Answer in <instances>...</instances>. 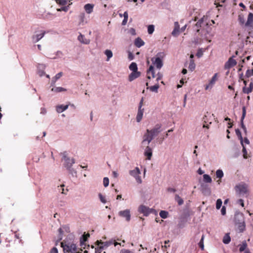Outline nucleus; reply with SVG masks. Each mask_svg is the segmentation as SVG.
<instances>
[{
  "label": "nucleus",
  "mask_w": 253,
  "mask_h": 253,
  "mask_svg": "<svg viewBox=\"0 0 253 253\" xmlns=\"http://www.w3.org/2000/svg\"><path fill=\"white\" fill-rule=\"evenodd\" d=\"M165 56L164 52H160L151 58L152 65L150 66L147 71V78L148 79L150 80L156 77L154 66H155L158 69H160L163 66V59Z\"/></svg>",
  "instance_id": "f257e3e1"
},
{
  "label": "nucleus",
  "mask_w": 253,
  "mask_h": 253,
  "mask_svg": "<svg viewBox=\"0 0 253 253\" xmlns=\"http://www.w3.org/2000/svg\"><path fill=\"white\" fill-rule=\"evenodd\" d=\"M162 125L157 124L151 129H147L143 136L142 145H149L153 138L161 131Z\"/></svg>",
  "instance_id": "f03ea898"
},
{
  "label": "nucleus",
  "mask_w": 253,
  "mask_h": 253,
  "mask_svg": "<svg viewBox=\"0 0 253 253\" xmlns=\"http://www.w3.org/2000/svg\"><path fill=\"white\" fill-rule=\"evenodd\" d=\"M64 253H80L77 245L73 241L64 240L61 243Z\"/></svg>",
  "instance_id": "7ed1b4c3"
},
{
  "label": "nucleus",
  "mask_w": 253,
  "mask_h": 253,
  "mask_svg": "<svg viewBox=\"0 0 253 253\" xmlns=\"http://www.w3.org/2000/svg\"><path fill=\"white\" fill-rule=\"evenodd\" d=\"M62 160L65 161L64 166L68 169H70L72 167L73 164L75 163V160L74 159H70L69 158H68L66 156V152H64L63 153V159Z\"/></svg>",
  "instance_id": "20e7f679"
},
{
  "label": "nucleus",
  "mask_w": 253,
  "mask_h": 253,
  "mask_svg": "<svg viewBox=\"0 0 253 253\" xmlns=\"http://www.w3.org/2000/svg\"><path fill=\"white\" fill-rule=\"evenodd\" d=\"M235 190L236 192L239 195L246 194L248 192L247 186L245 184L236 185L235 187Z\"/></svg>",
  "instance_id": "39448f33"
},
{
  "label": "nucleus",
  "mask_w": 253,
  "mask_h": 253,
  "mask_svg": "<svg viewBox=\"0 0 253 253\" xmlns=\"http://www.w3.org/2000/svg\"><path fill=\"white\" fill-rule=\"evenodd\" d=\"M119 216L126 218V221H129L130 220V213L129 210H125L120 211L118 213Z\"/></svg>",
  "instance_id": "423d86ee"
},
{
  "label": "nucleus",
  "mask_w": 253,
  "mask_h": 253,
  "mask_svg": "<svg viewBox=\"0 0 253 253\" xmlns=\"http://www.w3.org/2000/svg\"><path fill=\"white\" fill-rule=\"evenodd\" d=\"M218 73H215L212 77L209 83L205 87V89L207 90L209 88H211L213 85L215 83L218 79Z\"/></svg>",
  "instance_id": "0eeeda50"
},
{
  "label": "nucleus",
  "mask_w": 253,
  "mask_h": 253,
  "mask_svg": "<svg viewBox=\"0 0 253 253\" xmlns=\"http://www.w3.org/2000/svg\"><path fill=\"white\" fill-rule=\"evenodd\" d=\"M237 64V62L232 57L229 58L227 62L225 64L224 68L226 69H229L232 67L235 66Z\"/></svg>",
  "instance_id": "6e6552de"
},
{
  "label": "nucleus",
  "mask_w": 253,
  "mask_h": 253,
  "mask_svg": "<svg viewBox=\"0 0 253 253\" xmlns=\"http://www.w3.org/2000/svg\"><path fill=\"white\" fill-rule=\"evenodd\" d=\"M235 223L237 225L239 223L245 222L244 215L242 213H238L235 215Z\"/></svg>",
  "instance_id": "1a4fd4ad"
},
{
  "label": "nucleus",
  "mask_w": 253,
  "mask_h": 253,
  "mask_svg": "<svg viewBox=\"0 0 253 253\" xmlns=\"http://www.w3.org/2000/svg\"><path fill=\"white\" fill-rule=\"evenodd\" d=\"M138 211L139 212L143 213L145 216H147L151 212V210L143 205H141L139 207Z\"/></svg>",
  "instance_id": "9d476101"
},
{
  "label": "nucleus",
  "mask_w": 253,
  "mask_h": 253,
  "mask_svg": "<svg viewBox=\"0 0 253 253\" xmlns=\"http://www.w3.org/2000/svg\"><path fill=\"white\" fill-rule=\"evenodd\" d=\"M146 147L144 151V155L147 157V159L148 160H151L152 156V149L150 148L148 145Z\"/></svg>",
  "instance_id": "9b49d317"
},
{
  "label": "nucleus",
  "mask_w": 253,
  "mask_h": 253,
  "mask_svg": "<svg viewBox=\"0 0 253 253\" xmlns=\"http://www.w3.org/2000/svg\"><path fill=\"white\" fill-rule=\"evenodd\" d=\"M96 244L97 246H99V245H101L103 247L104 249H106L107 248H108L109 246L113 244V241H106L105 242H103L101 241H98L97 240L96 242Z\"/></svg>",
  "instance_id": "f8f14e48"
},
{
  "label": "nucleus",
  "mask_w": 253,
  "mask_h": 253,
  "mask_svg": "<svg viewBox=\"0 0 253 253\" xmlns=\"http://www.w3.org/2000/svg\"><path fill=\"white\" fill-rule=\"evenodd\" d=\"M253 90V82H251L249 84V87L244 86L242 89L243 93L246 94H249L251 93Z\"/></svg>",
  "instance_id": "ddd939ff"
},
{
  "label": "nucleus",
  "mask_w": 253,
  "mask_h": 253,
  "mask_svg": "<svg viewBox=\"0 0 253 253\" xmlns=\"http://www.w3.org/2000/svg\"><path fill=\"white\" fill-rule=\"evenodd\" d=\"M203 22L204 21L203 19L199 20L193 27V30L196 31L197 33H200V28L202 27V25H203Z\"/></svg>",
  "instance_id": "4468645a"
},
{
  "label": "nucleus",
  "mask_w": 253,
  "mask_h": 253,
  "mask_svg": "<svg viewBox=\"0 0 253 253\" xmlns=\"http://www.w3.org/2000/svg\"><path fill=\"white\" fill-rule=\"evenodd\" d=\"M140 72L138 71L132 72L128 76V80L131 82L140 76Z\"/></svg>",
  "instance_id": "2eb2a0df"
},
{
  "label": "nucleus",
  "mask_w": 253,
  "mask_h": 253,
  "mask_svg": "<svg viewBox=\"0 0 253 253\" xmlns=\"http://www.w3.org/2000/svg\"><path fill=\"white\" fill-rule=\"evenodd\" d=\"M201 189L202 192L204 194L206 195H210L211 193V189L209 186L206 184H202L201 185Z\"/></svg>",
  "instance_id": "dca6fc26"
},
{
  "label": "nucleus",
  "mask_w": 253,
  "mask_h": 253,
  "mask_svg": "<svg viewBox=\"0 0 253 253\" xmlns=\"http://www.w3.org/2000/svg\"><path fill=\"white\" fill-rule=\"evenodd\" d=\"M93 4L87 3L84 6V8L87 13L90 14L93 11Z\"/></svg>",
  "instance_id": "f3484780"
},
{
  "label": "nucleus",
  "mask_w": 253,
  "mask_h": 253,
  "mask_svg": "<svg viewBox=\"0 0 253 253\" xmlns=\"http://www.w3.org/2000/svg\"><path fill=\"white\" fill-rule=\"evenodd\" d=\"M45 32H43L40 34H37L33 36V41L34 42H39L44 35Z\"/></svg>",
  "instance_id": "a211bd4d"
},
{
  "label": "nucleus",
  "mask_w": 253,
  "mask_h": 253,
  "mask_svg": "<svg viewBox=\"0 0 253 253\" xmlns=\"http://www.w3.org/2000/svg\"><path fill=\"white\" fill-rule=\"evenodd\" d=\"M253 23V13H250L248 16L247 21L246 23V26H252Z\"/></svg>",
  "instance_id": "6ab92c4d"
},
{
  "label": "nucleus",
  "mask_w": 253,
  "mask_h": 253,
  "mask_svg": "<svg viewBox=\"0 0 253 253\" xmlns=\"http://www.w3.org/2000/svg\"><path fill=\"white\" fill-rule=\"evenodd\" d=\"M179 26L177 22L174 23V29L172 32V35L173 36H177L179 34Z\"/></svg>",
  "instance_id": "aec40b11"
},
{
  "label": "nucleus",
  "mask_w": 253,
  "mask_h": 253,
  "mask_svg": "<svg viewBox=\"0 0 253 253\" xmlns=\"http://www.w3.org/2000/svg\"><path fill=\"white\" fill-rule=\"evenodd\" d=\"M145 42L140 38H136L134 41V45L137 47H140L144 45Z\"/></svg>",
  "instance_id": "412c9836"
},
{
  "label": "nucleus",
  "mask_w": 253,
  "mask_h": 253,
  "mask_svg": "<svg viewBox=\"0 0 253 253\" xmlns=\"http://www.w3.org/2000/svg\"><path fill=\"white\" fill-rule=\"evenodd\" d=\"M144 109L138 108L137 114L136 116V121L137 122H140L142 119L143 115Z\"/></svg>",
  "instance_id": "4be33fe9"
},
{
  "label": "nucleus",
  "mask_w": 253,
  "mask_h": 253,
  "mask_svg": "<svg viewBox=\"0 0 253 253\" xmlns=\"http://www.w3.org/2000/svg\"><path fill=\"white\" fill-rule=\"evenodd\" d=\"M129 174L134 177L140 174V171L138 167H136L134 169L129 171Z\"/></svg>",
  "instance_id": "5701e85b"
},
{
  "label": "nucleus",
  "mask_w": 253,
  "mask_h": 253,
  "mask_svg": "<svg viewBox=\"0 0 253 253\" xmlns=\"http://www.w3.org/2000/svg\"><path fill=\"white\" fill-rule=\"evenodd\" d=\"M78 40L81 42L87 44L89 43V40L84 38V35L80 34L78 37Z\"/></svg>",
  "instance_id": "b1692460"
},
{
  "label": "nucleus",
  "mask_w": 253,
  "mask_h": 253,
  "mask_svg": "<svg viewBox=\"0 0 253 253\" xmlns=\"http://www.w3.org/2000/svg\"><path fill=\"white\" fill-rule=\"evenodd\" d=\"M68 105H61L57 106L56 111L58 113H61L63 111L66 110L68 108Z\"/></svg>",
  "instance_id": "393cba45"
},
{
  "label": "nucleus",
  "mask_w": 253,
  "mask_h": 253,
  "mask_svg": "<svg viewBox=\"0 0 253 253\" xmlns=\"http://www.w3.org/2000/svg\"><path fill=\"white\" fill-rule=\"evenodd\" d=\"M175 201L177 202L179 206H181L184 203L183 199L177 194L175 195Z\"/></svg>",
  "instance_id": "a878e982"
},
{
  "label": "nucleus",
  "mask_w": 253,
  "mask_h": 253,
  "mask_svg": "<svg viewBox=\"0 0 253 253\" xmlns=\"http://www.w3.org/2000/svg\"><path fill=\"white\" fill-rule=\"evenodd\" d=\"M246 108L245 107H243V113H242V117H241V127L242 128H245V126L244 125V123H243V120L245 117V116H246Z\"/></svg>",
  "instance_id": "bb28decb"
},
{
  "label": "nucleus",
  "mask_w": 253,
  "mask_h": 253,
  "mask_svg": "<svg viewBox=\"0 0 253 253\" xmlns=\"http://www.w3.org/2000/svg\"><path fill=\"white\" fill-rule=\"evenodd\" d=\"M203 180L206 183H211L212 182V179L211 176L207 174L203 175Z\"/></svg>",
  "instance_id": "cd10ccee"
},
{
  "label": "nucleus",
  "mask_w": 253,
  "mask_h": 253,
  "mask_svg": "<svg viewBox=\"0 0 253 253\" xmlns=\"http://www.w3.org/2000/svg\"><path fill=\"white\" fill-rule=\"evenodd\" d=\"M51 91L58 93L66 91V89L62 87H55L51 89Z\"/></svg>",
  "instance_id": "c85d7f7f"
},
{
  "label": "nucleus",
  "mask_w": 253,
  "mask_h": 253,
  "mask_svg": "<svg viewBox=\"0 0 253 253\" xmlns=\"http://www.w3.org/2000/svg\"><path fill=\"white\" fill-rule=\"evenodd\" d=\"M235 132H236V134L237 135L239 139L241 141V145H243V137L242 136V134H241L240 130L239 129H236L235 130Z\"/></svg>",
  "instance_id": "c756f323"
},
{
  "label": "nucleus",
  "mask_w": 253,
  "mask_h": 253,
  "mask_svg": "<svg viewBox=\"0 0 253 253\" xmlns=\"http://www.w3.org/2000/svg\"><path fill=\"white\" fill-rule=\"evenodd\" d=\"M188 68L189 70H190L192 72L195 70V64L193 59L190 60Z\"/></svg>",
  "instance_id": "7c9ffc66"
},
{
  "label": "nucleus",
  "mask_w": 253,
  "mask_h": 253,
  "mask_svg": "<svg viewBox=\"0 0 253 253\" xmlns=\"http://www.w3.org/2000/svg\"><path fill=\"white\" fill-rule=\"evenodd\" d=\"M129 69L132 72L137 71V66L136 63L132 62L129 66Z\"/></svg>",
  "instance_id": "2f4dec72"
},
{
  "label": "nucleus",
  "mask_w": 253,
  "mask_h": 253,
  "mask_svg": "<svg viewBox=\"0 0 253 253\" xmlns=\"http://www.w3.org/2000/svg\"><path fill=\"white\" fill-rule=\"evenodd\" d=\"M239 251L240 252H243L245 251L247 247V244L246 241H244L242 242V245H239Z\"/></svg>",
  "instance_id": "473e14b6"
},
{
  "label": "nucleus",
  "mask_w": 253,
  "mask_h": 253,
  "mask_svg": "<svg viewBox=\"0 0 253 253\" xmlns=\"http://www.w3.org/2000/svg\"><path fill=\"white\" fill-rule=\"evenodd\" d=\"M252 76H253V69L247 70L245 76L246 79L250 78Z\"/></svg>",
  "instance_id": "72a5a7b5"
},
{
  "label": "nucleus",
  "mask_w": 253,
  "mask_h": 253,
  "mask_svg": "<svg viewBox=\"0 0 253 253\" xmlns=\"http://www.w3.org/2000/svg\"><path fill=\"white\" fill-rule=\"evenodd\" d=\"M160 216L162 218H166L168 217V215H169V212L167 211H161L160 212Z\"/></svg>",
  "instance_id": "f704fd0d"
},
{
  "label": "nucleus",
  "mask_w": 253,
  "mask_h": 253,
  "mask_svg": "<svg viewBox=\"0 0 253 253\" xmlns=\"http://www.w3.org/2000/svg\"><path fill=\"white\" fill-rule=\"evenodd\" d=\"M230 241H231V238H230V237L229 236V235H228V234H226L223 237V242L225 244H227L229 243Z\"/></svg>",
  "instance_id": "c9c22d12"
},
{
  "label": "nucleus",
  "mask_w": 253,
  "mask_h": 253,
  "mask_svg": "<svg viewBox=\"0 0 253 253\" xmlns=\"http://www.w3.org/2000/svg\"><path fill=\"white\" fill-rule=\"evenodd\" d=\"M105 54L106 55L107 57V61H109V59L112 57L113 53L109 49H107L105 51Z\"/></svg>",
  "instance_id": "e433bc0d"
},
{
  "label": "nucleus",
  "mask_w": 253,
  "mask_h": 253,
  "mask_svg": "<svg viewBox=\"0 0 253 253\" xmlns=\"http://www.w3.org/2000/svg\"><path fill=\"white\" fill-rule=\"evenodd\" d=\"M237 225L238 228L240 232H242L245 230L246 227L245 222L239 223Z\"/></svg>",
  "instance_id": "4c0bfd02"
},
{
  "label": "nucleus",
  "mask_w": 253,
  "mask_h": 253,
  "mask_svg": "<svg viewBox=\"0 0 253 253\" xmlns=\"http://www.w3.org/2000/svg\"><path fill=\"white\" fill-rule=\"evenodd\" d=\"M159 88V85L157 84L153 86H151L149 87L150 90L151 91L158 92V89Z\"/></svg>",
  "instance_id": "58836bf2"
},
{
  "label": "nucleus",
  "mask_w": 253,
  "mask_h": 253,
  "mask_svg": "<svg viewBox=\"0 0 253 253\" xmlns=\"http://www.w3.org/2000/svg\"><path fill=\"white\" fill-rule=\"evenodd\" d=\"M216 176L217 178H221L223 176V172L222 170L218 169L216 171Z\"/></svg>",
  "instance_id": "ea45409f"
},
{
  "label": "nucleus",
  "mask_w": 253,
  "mask_h": 253,
  "mask_svg": "<svg viewBox=\"0 0 253 253\" xmlns=\"http://www.w3.org/2000/svg\"><path fill=\"white\" fill-rule=\"evenodd\" d=\"M56 2L61 5H65L67 4L68 0H55Z\"/></svg>",
  "instance_id": "a19ab883"
},
{
  "label": "nucleus",
  "mask_w": 253,
  "mask_h": 253,
  "mask_svg": "<svg viewBox=\"0 0 253 253\" xmlns=\"http://www.w3.org/2000/svg\"><path fill=\"white\" fill-rule=\"evenodd\" d=\"M154 31V26L153 25H150L148 27V33L149 34H152Z\"/></svg>",
  "instance_id": "79ce46f5"
},
{
  "label": "nucleus",
  "mask_w": 253,
  "mask_h": 253,
  "mask_svg": "<svg viewBox=\"0 0 253 253\" xmlns=\"http://www.w3.org/2000/svg\"><path fill=\"white\" fill-rule=\"evenodd\" d=\"M222 204L221 200L220 199H217L216 203V208L218 210L221 207Z\"/></svg>",
  "instance_id": "37998d69"
},
{
  "label": "nucleus",
  "mask_w": 253,
  "mask_h": 253,
  "mask_svg": "<svg viewBox=\"0 0 253 253\" xmlns=\"http://www.w3.org/2000/svg\"><path fill=\"white\" fill-rule=\"evenodd\" d=\"M98 247L95 249V253H101V252L104 250V247L101 245H99L98 246Z\"/></svg>",
  "instance_id": "c03bdc74"
},
{
  "label": "nucleus",
  "mask_w": 253,
  "mask_h": 253,
  "mask_svg": "<svg viewBox=\"0 0 253 253\" xmlns=\"http://www.w3.org/2000/svg\"><path fill=\"white\" fill-rule=\"evenodd\" d=\"M89 237V234L87 233L86 235H84L81 240V243L83 244L84 242L86 241L87 238Z\"/></svg>",
  "instance_id": "a18cd8bd"
},
{
  "label": "nucleus",
  "mask_w": 253,
  "mask_h": 253,
  "mask_svg": "<svg viewBox=\"0 0 253 253\" xmlns=\"http://www.w3.org/2000/svg\"><path fill=\"white\" fill-rule=\"evenodd\" d=\"M62 76V72H60V73H58L56 75V76L53 79V81H52L54 83L56 82V81L57 80L59 79V78H60Z\"/></svg>",
  "instance_id": "49530a36"
},
{
  "label": "nucleus",
  "mask_w": 253,
  "mask_h": 253,
  "mask_svg": "<svg viewBox=\"0 0 253 253\" xmlns=\"http://www.w3.org/2000/svg\"><path fill=\"white\" fill-rule=\"evenodd\" d=\"M109 183V180L108 177H104L103 179V185L106 187L108 186Z\"/></svg>",
  "instance_id": "de8ad7c7"
},
{
  "label": "nucleus",
  "mask_w": 253,
  "mask_h": 253,
  "mask_svg": "<svg viewBox=\"0 0 253 253\" xmlns=\"http://www.w3.org/2000/svg\"><path fill=\"white\" fill-rule=\"evenodd\" d=\"M203 240H204V236H202L201 240L199 243V247L202 250H204Z\"/></svg>",
  "instance_id": "09e8293b"
},
{
  "label": "nucleus",
  "mask_w": 253,
  "mask_h": 253,
  "mask_svg": "<svg viewBox=\"0 0 253 253\" xmlns=\"http://www.w3.org/2000/svg\"><path fill=\"white\" fill-rule=\"evenodd\" d=\"M243 146V156L244 158L245 159L247 158V151L246 150V148L245 147L244 145H242Z\"/></svg>",
  "instance_id": "8fccbe9b"
},
{
  "label": "nucleus",
  "mask_w": 253,
  "mask_h": 253,
  "mask_svg": "<svg viewBox=\"0 0 253 253\" xmlns=\"http://www.w3.org/2000/svg\"><path fill=\"white\" fill-rule=\"evenodd\" d=\"M99 199H100V201H101V202H102L103 203H106V201L105 197H104L100 193L99 194Z\"/></svg>",
  "instance_id": "3c124183"
},
{
  "label": "nucleus",
  "mask_w": 253,
  "mask_h": 253,
  "mask_svg": "<svg viewBox=\"0 0 253 253\" xmlns=\"http://www.w3.org/2000/svg\"><path fill=\"white\" fill-rule=\"evenodd\" d=\"M162 77H163V75L160 72L158 73V74L157 75L156 81L157 82H158L159 81L161 80L162 79Z\"/></svg>",
  "instance_id": "603ef678"
},
{
  "label": "nucleus",
  "mask_w": 253,
  "mask_h": 253,
  "mask_svg": "<svg viewBox=\"0 0 253 253\" xmlns=\"http://www.w3.org/2000/svg\"><path fill=\"white\" fill-rule=\"evenodd\" d=\"M68 7H69V6H63L60 9H58L57 10L59 11H67L68 10Z\"/></svg>",
  "instance_id": "864d4df0"
},
{
  "label": "nucleus",
  "mask_w": 253,
  "mask_h": 253,
  "mask_svg": "<svg viewBox=\"0 0 253 253\" xmlns=\"http://www.w3.org/2000/svg\"><path fill=\"white\" fill-rule=\"evenodd\" d=\"M206 118H207L206 116H205L203 118V120H204V124H203V127L209 128V125L207 124L206 121Z\"/></svg>",
  "instance_id": "5fc2aeb1"
},
{
  "label": "nucleus",
  "mask_w": 253,
  "mask_h": 253,
  "mask_svg": "<svg viewBox=\"0 0 253 253\" xmlns=\"http://www.w3.org/2000/svg\"><path fill=\"white\" fill-rule=\"evenodd\" d=\"M135 177L136 181L138 183H142V180H141V177L139 175H137L136 177Z\"/></svg>",
  "instance_id": "6e6d98bb"
},
{
  "label": "nucleus",
  "mask_w": 253,
  "mask_h": 253,
  "mask_svg": "<svg viewBox=\"0 0 253 253\" xmlns=\"http://www.w3.org/2000/svg\"><path fill=\"white\" fill-rule=\"evenodd\" d=\"M237 203L240 204L242 207H244V200L243 199H239L237 201Z\"/></svg>",
  "instance_id": "4d7b16f0"
},
{
  "label": "nucleus",
  "mask_w": 253,
  "mask_h": 253,
  "mask_svg": "<svg viewBox=\"0 0 253 253\" xmlns=\"http://www.w3.org/2000/svg\"><path fill=\"white\" fill-rule=\"evenodd\" d=\"M168 136V133L167 132L163 137L161 138L160 140L159 141V144H162L164 140L165 139V137H167Z\"/></svg>",
  "instance_id": "13d9d810"
},
{
  "label": "nucleus",
  "mask_w": 253,
  "mask_h": 253,
  "mask_svg": "<svg viewBox=\"0 0 253 253\" xmlns=\"http://www.w3.org/2000/svg\"><path fill=\"white\" fill-rule=\"evenodd\" d=\"M120 253H132V252L128 250L123 249L121 251Z\"/></svg>",
  "instance_id": "bf43d9fd"
},
{
  "label": "nucleus",
  "mask_w": 253,
  "mask_h": 253,
  "mask_svg": "<svg viewBox=\"0 0 253 253\" xmlns=\"http://www.w3.org/2000/svg\"><path fill=\"white\" fill-rule=\"evenodd\" d=\"M167 191L169 192H172L174 193L176 191V189L173 188L169 187L167 188Z\"/></svg>",
  "instance_id": "052dcab7"
},
{
  "label": "nucleus",
  "mask_w": 253,
  "mask_h": 253,
  "mask_svg": "<svg viewBox=\"0 0 253 253\" xmlns=\"http://www.w3.org/2000/svg\"><path fill=\"white\" fill-rule=\"evenodd\" d=\"M50 253H58L57 249L56 247H53L50 250Z\"/></svg>",
  "instance_id": "680f3d73"
},
{
  "label": "nucleus",
  "mask_w": 253,
  "mask_h": 253,
  "mask_svg": "<svg viewBox=\"0 0 253 253\" xmlns=\"http://www.w3.org/2000/svg\"><path fill=\"white\" fill-rule=\"evenodd\" d=\"M144 98L142 97L139 102L138 108L142 109V107L143 105Z\"/></svg>",
  "instance_id": "e2e57ef3"
},
{
  "label": "nucleus",
  "mask_w": 253,
  "mask_h": 253,
  "mask_svg": "<svg viewBox=\"0 0 253 253\" xmlns=\"http://www.w3.org/2000/svg\"><path fill=\"white\" fill-rule=\"evenodd\" d=\"M128 58L129 59V60H132L134 58V55H133V54L132 53H131L130 52H129Z\"/></svg>",
  "instance_id": "0e129e2a"
},
{
  "label": "nucleus",
  "mask_w": 253,
  "mask_h": 253,
  "mask_svg": "<svg viewBox=\"0 0 253 253\" xmlns=\"http://www.w3.org/2000/svg\"><path fill=\"white\" fill-rule=\"evenodd\" d=\"M221 212L222 215H224L226 213V208L225 207H223L221 209Z\"/></svg>",
  "instance_id": "69168bd1"
},
{
  "label": "nucleus",
  "mask_w": 253,
  "mask_h": 253,
  "mask_svg": "<svg viewBox=\"0 0 253 253\" xmlns=\"http://www.w3.org/2000/svg\"><path fill=\"white\" fill-rule=\"evenodd\" d=\"M64 186V185H61L60 187V188L59 189V190L60 191L61 190H62L61 191V193L62 194H66L65 192H64V188H63V187Z\"/></svg>",
  "instance_id": "338daca9"
},
{
  "label": "nucleus",
  "mask_w": 253,
  "mask_h": 253,
  "mask_svg": "<svg viewBox=\"0 0 253 253\" xmlns=\"http://www.w3.org/2000/svg\"><path fill=\"white\" fill-rule=\"evenodd\" d=\"M112 174H113V176H114V177H115V178L118 177V173L116 171H113Z\"/></svg>",
  "instance_id": "774afa93"
}]
</instances>
